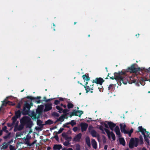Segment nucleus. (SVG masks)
<instances>
[{"label": "nucleus", "mask_w": 150, "mask_h": 150, "mask_svg": "<svg viewBox=\"0 0 150 150\" xmlns=\"http://www.w3.org/2000/svg\"><path fill=\"white\" fill-rule=\"evenodd\" d=\"M146 72H147V73H150V74L149 75V81H150V67H149L148 69H146Z\"/></svg>", "instance_id": "obj_51"}, {"label": "nucleus", "mask_w": 150, "mask_h": 150, "mask_svg": "<svg viewBox=\"0 0 150 150\" xmlns=\"http://www.w3.org/2000/svg\"><path fill=\"white\" fill-rule=\"evenodd\" d=\"M20 122H21L23 125L25 126L26 128H31L33 125L31 118L27 116L23 117L21 119Z\"/></svg>", "instance_id": "obj_2"}, {"label": "nucleus", "mask_w": 150, "mask_h": 150, "mask_svg": "<svg viewBox=\"0 0 150 150\" xmlns=\"http://www.w3.org/2000/svg\"><path fill=\"white\" fill-rule=\"evenodd\" d=\"M33 106V103H30L29 104L28 103H26L24 105L23 109L22 112V113L23 115H27L29 112L30 109L32 106Z\"/></svg>", "instance_id": "obj_5"}, {"label": "nucleus", "mask_w": 150, "mask_h": 150, "mask_svg": "<svg viewBox=\"0 0 150 150\" xmlns=\"http://www.w3.org/2000/svg\"><path fill=\"white\" fill-rule=\"evenodd\" d=\"M36 141H37L36 140H35V141L33 142L31 144H30L28 142H27L26 143V144H27L28 145H29L30 146H31L33 145L35 143Z\"/></svg>", "instance_id": "obj_43"}, {"label": "nucleus", "mask_w": 150, "mask_h": 150, "mask_svg": "<svg viewBox=\"0 0 150 150\" xmlns=\"http://www.w3.org/2000/svg\"><path fill=\"white\" fill-rule=\"evenodd\" d=\"M125 73L124 71L122 70L121 71H119L118 73H114V77H109L111 79H115L121 83L122 82V75L124 74Z\"/></svg>", "instance_id": "obj_4"}, {"label": "nucleus", "mask_w": 150, "mask_h": 150, "mask_svg": "<svg viewBox=\"0 0 150 150\" xmlns=\"http://www.w3.org/2000/svg\"><path fill=\"white\" fill-rule=\"evenodd\" d=\"M113 84H111L108 87V90H113L114 89L115 86Z\"/></svg>", "instance_id": "obj_31"}, {"label": "nucleus", "mask_w": 150, "mask_h": 150, "mask_svg": "<svg viewBox=\"0 0 150 150\" xmlns=\"http://www.w3.org/2000/svg\"><path fill=\"white\" fill-rule=\"evenodd\" d=\"M104 81H105L102 78L99 77L96 78L95 79L93 80L92 82L93 83H95L96 84H98L101 85Z\"/></svg>", "instance_id": "obj_7"}, {"label": "nucleus", "mask_w": 150, "mask_h": 150, "mask_svg": "<svg viewBox=\"0 0 150 150\" xmlns=\"http://www.w3.org/2000/svg\"><path fill=\"white\" fill-rule=\"evenodd\" d=\"M69 111V110L67 109L63 110L62 112L64 114H69L70 117H71L73 116H79V117H80L81 115L83 114V111L80 110H74L73 111L70 113H67Z\"/></svg>", "instance_id": "obj_3"}, {"label": "nucleus", "mask_w": 150, "mask_h": 150, "mask_svg": "<svg viewBox=\"0 0 150 150\" xmlns=\"http://www.w3.org/2000/svg\"><path fill=\"white\" fill-rule=\"evenodd\" d=\"M81 134L79 133L77 134L74 138V141L76 142H80L81 137Z\"/></svg>", "instance_id": "obj_13"}, {"label": "nucleus", "mask_w": 150, "mask_h": 150, "mask_svg": "<svg viewBox=\"0 0 150 150\" xmlns=\"http://www.w3.org/2000/svg\"><path fill=\"white\" fill-rule=\"evenodd\" d=\"M62 148V146L61 144H54L53 147V149L54 150H60Z\"/></svg>", "instance_id": "obj_17"}, {"label": "nucleus", "mask_w": 150, "mask_h": 150, "mask_svg": "<svg viewBox=\"0 0 150 150\" xmlns=\"http://www.w3.org/2000/svg\"><path fill=\"white\" fill-rule=\"evenodd\" d=\"M134 139L135 143L134 146L135 147H137L138 145V143L139 142V140L138 138H135Z\"/></svg>", "instance_id": "obj_30"}, {"label": "nucleus", "mask_w": 150, "mask_h": 150, "mask_svg": "<svg viewBox=\"0 0 150 150\" xmlns=\"http://www.w3.org/2000/svg\"><path fill=\"white\" fill-rule=\"evenodd\" d=\"M99 128L100 130H101L103 132V129H104L103 127V126H102L100 125L99 126Z\"/></svg>", "instance_id": "obj_61"}, {"label": "nucleus", "mask_w": 150, "mask_h": 150, "mask_svg": "<svg viewBox=\"0 0 150 150\" xmlns=\"http://www.w3.org/2000/svg\"><path fill=\"white\" fill-rule=\"evenodd\" d=\"M111 136L112 140L113 141H115V136L114 134L112 132H111V134H110V136Z\"/></svg>", "instance_id": "obj_35"}, {"label": "nucleus", "mask_w": 150, "mask_h": 150, "mask_svg": "<svg viewBox=\"0 0 150 150\" xmlns=\"http://www.w3.org/2000/svg\"><path fill=\"white\" fill-rule=\"evenodd\" d=\"M21 107V105L20 103H18L16 106V108H20Z\"/></svg>", "instance_id": "obj_63"}, {"label": "nucleus", "mask_w": 150, "mask_h": 150, "mask_svg": "<svg viewBox=\"0 0 150 150\" xmlns=\"http://www.w3.org/2000/svg\"><path fill=\"white\" fill-rule=\"evenodd\" d=\"M59 102L63 101L64 100H66L67 99L65 98H62V97H60L59 98Z\"/></svg>", "instance_id": "obj_59"}, {"label": "nucleus", "mask_w": 150, "mask_h": 150, "mask_svg": "<svg viewBox=\"0 0 150 150\" xmlns=\"http://www.w3.org/2000/svg\"><path fill=\"white\" fill-rule=\"evenodd\" d=\"M64 128H60L59 130L58 131V132H56V133L57 134H59L61 133L63 130Z\"/></svg>", "instance_id": "obj_45"}, {"label": "nucleus", "mask_w": 150, "mask_h": 150, "mask_svg": "<svg viewBox=\"0 0 150 150\" xmlns=\"http://www.w3.org/2000/svg\"><path fill=\"white\" fill-rule=\"evenodd\" d=\"M59 103H60V102H59V100H55L54 101V104L55 105H57L58 104H59Z\"/></svg>", "instance_id": "obj_52"}, {"label": "nucleus", "mask_w": 150, "mask_h": 150, "mask_svg": "<svg viewBox=\"0 0 150 150\" xmlns=\"http://www.w3.org/2000/svg\"><path fill=\"white\" fill-rule=\"evenodd\" d=\"M80 146L79 144H76V148L74 150H80Z\"/></svg>", "instance_id": "obj_39"}, {"label": "nucleus", "mask_w": 150, "mask_h": 150, "mask_svg": "<svg viewBox=\"0 0 150 150\" xmlns=\"http://www.w3.org/2000/svg\"><path fill=\"white\" fill-rule=\"evenodd\" d=\"M136 64H132L130 67H128L126 70H122L125 71V74H122V82L125 84H127L128 82L129 84H132V83H136L137 82V80L134 78V77L132 76H129L126 74V72H129L131 73H134L135 74L138 73L140 71H142L144 70V69H142L140 67L135 68V66Z\"/></svg>", "instance_id": "obj_1"}, {"label": "nucleus", "mask_w": 150, "mask_h": 150, "mask_svg": "<svg viewBox=\"0 0 150 150\" xmlns=\"http://www.w3.org/2000/svg\"><path fill=\"white\" fill-rule=\"evenodd\" d=\"M139 142L140 144H142L143 143V138L141 136H140Z\"/></svg>", "instance_id": "obj_47"}, {"label": "nucleus", "mask_w": 150, "mask_h": 150, "mask_svg": "<svg viewBox=\"0 0 150 150\" xmlns=\"http://www.w3.org/2000/svg\"><path fill=\"white\" fill-rule=\"evenodd\" d=\"M92 145L93 148L96 149L97 147V143L94 139H93L91 140Z\"/></svg>", "instance_id": "obj_19"}, {"label": "nucleus", "mask_w": 150, "mask_h": 150, "mask_svg": "<svg viewBox=\"0 0 150 150\" xmlns=\"http://www.w3.org/2000/svg\"><path fill=\"white\" fill-rule=\"evenodd\" d=\"M120 130L119 127L118 126H116L114 129L115 132H116Z\"/></svg>", "instance_id": "obj_50"}, {"label": "nucleus", "mask_w": 150, "mask_h": 150, "mask_svg": "<svg viewBox=\"0 0 150 150\" xmlns=\"http://www.w3.org/2000/svg\"><path fill=\"white\" fill-rule=\"evenodd\" d=\"M41 98L40 96H37L36 97H32L31 96H27L26 98L30 99L31 100L35 99H38V100H35V102L36 103H40L41 102V100H40V99Z\"/></svg>", "instance_id": "obj_9"}, {"label": "nucleus", "mask_w": 150, "mask_h": 150, "mask_svg": "<svg viewBox=\"0 0 150 150\" xmlns=\"http://www.w3.org/2000/svg\"><path fill=\"white\" fill-rule=\"evenodd\" d=\"M115 132L116 134L118 135L119 137H120L121 136L120 130L116 132Z\"/></svg>", "instance_id": "obj_53"}, {"label": "nucleus", "mask_w": 150, "mask_h": 150, "mask_svg": "<svg viewBox=\"0 0 150 150\" xmlns=\"http://www.w3.org/2000/svg\"><path fill=\"white\" fill-rule=\"evenodd\" d=\"M7 104H8L9 105H13L14 104L12 102H11L7 100Z\"/></svg>", "instance_id": "obj_56"}, {"label": "nucleus", "mask_w": 150, "mask_h": 150, "mask_svg": "<svg viewBox=\"0 0 150 150\" xmlns=\"http://www.w3.org/2000/svg\"><path fill=\"white\" fill-rule=\"evenodd\" d=\"M139 130L138 132H140L142 133V134L143 135L144 139L146 142L149 144V140L148 138V137L145 135V132H146L147 133H149V132L146 131V129L143 128L142 126H139L138 127Z\"/></svg>", "instance_id": "obj_6"}, {"label": "nucleus", "mask_w": 150, "mask_h": 150, "mask_svg": "<svg viewBox=\"0 0 150 150\" xmlns=\"http://www.w3.org/2000/svg\"><path fill=\"white\" fill-rule=\"evenodd\" d=\"M31 118L33 120L36 119H37V117L36 113L34 111H32L31 113Z\"/></svg>", "instance_id": "obj_22"}, {"label": "nucleus", "mask_w": 150, "mask_h": 150, "mask_svg": "<svg viewBox=\"0 0 150 150\" xmlns=\"http://www.w3.org/2000/svg\"><path fill=\"white\" fill-rule=\"evenodd\" d=\"M37 125L40 127V128H42L43 127L44 125H45L44 124H42V121L40 120L37 119Z\"/></svg>", "instance_id": "obj_18"}, {"label": "nucleus", "mask_w": 150, "mask_h": 150, "mask_svg": "<svg viewBox=\"0 0 150 150\" xmlns=\"http://www.w3.org/2000/svg\"><path fill=\"white\" fill-rule=\"evenodd\" d=\"M88 82H86L85 83V85H82L85 88V90L86 91V93H88L90 90H93V84L90 85V87L88 86H87Z\"/></svg>", "instance_id": "obj_8"}, {"label": "nucleus", "mask_w": 150, "mask_h": 150, "mask_svg": "<svg viewBox=\"0 0 150 150\" xmlns=\"http://www.w3.org/2000/svg\"><path fill=\"white\" fill-rule=\"evenodd\" d=\"M53 123V122L52 121L50 120H48L47 121H46L45 122V125H50L52 124Z\"/></svg>", "instance_id": "obj_29"}, {"label": "nucleus", "mask_w": 150, "mask_h": 150, "mask_svg": "<svg viewBox=\"0 0 150 150\" xmlns=\"http://www.w3.org/2000/svg\"><path fill=\"white\" fill-rule=\"evenodd\" d=\"M14 123H13V122H12V123H7V126L9 127H12L13 125H14Z\"/></svg>", "instance_id": "obj_41"}, {"label": "nucleus", "mask_w": 150, "mask_h": 150, "mask_svg": "<svg viewBox=\"0 0 150 150\" xmlns=\"http://www.w3.org/2000/svg\"><path fill=\"white\" fill-rule=\"evenodd\" d=\"M42 105H41L40 107H39L36 110V115L38 114V116H37V119H38L40 118V116L41 115L42 113Z\"/></svg>", "instance_id": "obj_10"}, {"label": "nucleus", "mask_w": 150, "mask_h": 150, "mask_svg": "<svg viewBox=\"0 0 150 150\" xmlns=\"http://www.w3.org/2000/svg\"><path fill=\"white\" fill-rule=\"evenodd\" d=\"M86 143L87 145L90 147L91 146V143L90 139L89 137H86Z\"/></svg>", "instance_id": "obj_26"}, {"label": "nucleus", "mask_w": 150, "mask_h": 150, "mask_svg": "<svg viewBox=\"0 0 150 150\" xmlns=\"http://www.w3.org/2000/svg\"><path fill=\"white\" fill-rule=\"evenodd\" d=\"M67 103V108L68 109H70L73 108L74 105L71 103L68 102Z\"/></svg>", "instance_id": "obj_28"}, {"label": "nucleus", "mask_w": 150, "mask_h": 150, "mask_svg": "<svg viewBox=\"0 0 150 150\" xmlns=\"http://www.w3.org/2000/svg\"><path fill=\"white\" fill-rule=\"evenodd\" d=\"M119 142L120 144L122 145L123 146H125V142L124 138L122 137L120 138H119Z\"/></svg>", "instance_id": "obj_20"}, {"label": "nucleus", "mask_w": 150, "mask_h": 150, "mask_svg": "<svg viewBox=\"0 0 150 150\" xmlns=\"http://www.w3.org/2000/svg\"><path fill=\"white\" fill-rule=\"evenodd\" d=\"M108 124L110 129L112 131H113L114 129V128L116 126V124L111 121L108 122Z\"/></svg>", "instance_id": "obj_15"}, {"label": "nucleus", "mask_w": 150, "mask_h": 150, "mask_svg": "<svg viewBox=\"0 0 150 150\" xmlns=\"http://www.w3.org/2000/svg\"><path fill=\"white\" fill-rule=\"evenodd\" d=\"M63 144L65 146H67L70 144V143L69 141H67L64 142Z\"/></svg>", "instance_id": "obj_46"}, {"label": "nucleus", "mask_w": 150, "mask_h": 150, "mask_svg": "<svg viewBox=\"0 0 150 150\" xmlns=\"http://www.w3.org/2000/svg\"><path fill=\"white\" fill-rule=\"evenodd\" d=\"M11 135V133L10 132H9L8 133V134L6 136H4V139H7V138H8L10 135Z\"/></svg>", "instance_id": "obj_44"}, {"label": "nucleus", "mask_w": 150, "mask_h": 150, "mask_svg": "<svg viewBox=\"0 0 150 150\" xmlns=\"http://www.w3.org/2000/svg\"><path fill=\"white\" fill-rule=\"evenodd\" d=\"M52 115L54 117H59V114L56 112H53L52 114Z\"/></svg>", "instance_id": "obj_38"}, {"label": "nucleus", "mask_w": 150, "mask_h": 150, "mask_svg": "<svg viewBox=\"0 0 150 150\" xmlns=\"http://www.w3.org/2000/svg\"><path fill=\"white\" fill-rule=\"evenodd\" d=\"M129 147L130 149H132L133 148L134 146V145L129 142Z\"/></svg>", "instance_id": "obj_40"}, {"label": "nucleus", "mask_w": 150, "mask_h": 150, "mask_svg": "<svg viewBox=\"0 0 150 150\" xmlns=\"http://www.w3.org/2000/svg\"><path fill=\"white\" fill-rule=\"evenodd\" d=\"M93 127L91 126H89L88 128V130L89 131V132L90 133L91 132V131L92 130V129H93Z\"/></svg>", "instance_id": "obj_54"}, {"label": "nucleus", "mask_w": 150, "mask_h": 150, "mask_svg": "<svg viewBox=\"0 0 150 150\" xmlns=\"http://www.w3.org/2000/svg\"><path fill=\"white\" fill-rule=\"evenodd\" d=\"M90 133L93 137H97V133L96 131L94 130H92L91 132Z\"/></svg>", "instance_id": "obj_24"}, {"label": "nucleus", "mask_w": 150, "mask_h": 150, "mask_svg": "<svg viewBox=\"0 0 150 150\" xmlns=\"http://www.w3.org/2000/svg\"><path fill=\"white\" fill-rule=\"evenodd\" d=\"M9 149L10 150H16V149L15 146H13L12 145H10L9 146Z\"/></svg>", "instance_id": "obj_49"}, {"label": "nucleus", "mask_w": 150, "mask_h": 150, "mask_svg": "<svg viewBox=\"0 0 150 150\" xmlns=\"http://www.w3.org/2000/svg\"><path fill=\"white\" fill-rule=\"evenodd\" d=\"M18 118L17 117H16V116H14L12 118V120L13 121L12 122H13V123H14L15 124V122H16L17 119Z\"/></svg>", "instance_id": "obj_36"}, {"label": "nucleus", "mask_w": 150, "mask_h": 150, "mask_svg": "<svg viewBox=\"0 0 150 150\" xmlns=\"http://www.w3.org/2000/svg\"><path fill=\"white\" fill-rule=\"evenodd\" d=\"M7 127L6 126H4V127H3L2 128V131H4L6 133L8 132V131L6 130Z\"/></svg>", "instance_id": "obj_42"}, {"label": "nucleus", "mask_w": 150, "mask_h": 150, "mask_svg": "<svg viewBox=\"0 0 150 150\" xmlns=\"http://www.w3.org/2000/svg\"><path fill=\"white\" fill-rule=\"evenodd\" d=\"M21 115V112L20 110H18L17 111L15 112V116L17 117L18 118L20 117Z\"/></svg>", "instance_id": "obj_25"}, {"label": "nucleus", "mask_w": 150, "mask_h": 150, "mask_svg": "<svg viewBox=\"0 0 150 150\" xmlns=\"http://www.w3.org/2000/svg\"><path fill=\"white\" fill-rule=\"evenodd\" d=\"M2 102L3 103L1 105V106L0 108V111L1 110L3 106H6L7 104V100L6 101L4 100Z\"/></svg>", "instance_id": "obj_33"}, {"label": "nucleus", "mask_w": 150, "mask_h": 150, "mask_svg": "<svg viewBox=\"0 0 150 150\" xmlns=\"http://www.w3.org/2000/svg\"><path fill=\"white\" fill-rule=\"evenodd\" d=\"M5 144V145H4L3 146V149H6L8 146V145L7 144L6 142H4V144Z\"/></svg>", "instance_id": "obj_57"}, {"label": "nucleus", "mask_w": 150, "mask_h": 150, "mask_svg": "<svg viewBox=\"0 0 150 150\" xmlns=\"http://www.w3.org/2000/svg\"><path fill=\"white\" fill-rule=\"evenodd\" d=\"M62 136L65 138L67 137V135L65 132L63 133L62 134Z\"/></svg>", "instance_id": "obj_58"}, {"label": "nucleus", "mask_w": 150, "mask_h": 150, "mask_svg": "<svg viewBox=\"0 0 150 150\" xmlns=\"http://www.w3.org/2000/svg\"><path fill=\"white\" fill-rule=\"evenodd\" d=\"M65 139L67 141H69V142H70L71 141L72 138L70 137H69L67 135Z\"/></svg>", "instance_id": "obj_48"}, {"label": "nucleus", "mask_w": 150, "mask_h": 150, "mask_svg": "<svg viewBox=\"0 0 150 150\" xmlns=\"http://www.w3.org/2000/svg\"><path fill=\"white\" fill-rule=\"evenodd\" d=\"M20 122L21 123L20 125H19L17 127V130L18 131L22 130L23 128L25 126L21 122Z\"/></svg>", "instance_id": "obj_27"}, {"label": "nucleus", "mask_w": 150, "mask_h": 150, "mask_svg": "<svg viewBox=\"0 0 150 150\" xmlns=\"http://www.w3.org/2000/svg\"><path fill=\"white\" fill-rule=\"evenodd\" d=\"M131 143L133 144H135V143H134V139L132 138L131 139L130 142Z\"/></svg>", "instance_id": "obj_55"}, {"label": "nucleus", "mask_w": 150, "mask_h": 150, "mask_svg": "<svg viewBox=\"0 0 150 150\" xmlns=\"http://www.w3.org/2000/svg\"><path fill=\"white\" fill-rule=\"evenodd\" d=\"M54 138L57 141H58L59 140V137L57 135H56L54 137Z\"/></svg>", "instance_id": "obj_62"}, {"label": "nucleus", "mask_w": 150, "mask_h": 150, "mask_svg": "<svg viewBox=\"0 0 150 150\" xmlns=\"http://www.w3.org/2000/svg\"><path fill=\"white\" fill-rule=\"evenodd\" d=\"M65 118L67 119L68 117L66 114H63L61 115L59 118L57 120V121L62 122L64 120Z\"/></svg>", "instance_id": "obj_14"}, {"label": "nucleus", "mask_w": 150, "mask_h": 150, "mask_svg": "<svg viewBox=\"0 0 150 150\" xmlns=\"http://www.w3.org/2000/svg\"><path fill=\"white\" fill-rule=\"evenodd\" d=\"M52 104L51 103H47L45 105V108L44 110L45 112H47L52 109Z\"/></svg>", "instance_id": "obj_12"}, {"label": "nucleus", "mask_w": 150, "mask_h": 150, "mask_svg": "<svg viewBox=\"0 0 150 150\" xmlns=\"http://www.w3.org/2000/svg\"><path fill=\"white\" fill-rule=\"evenodd\" d=\"M104 129L106 132L107 133L108 137L109 138H110V134H111V132H110V131L107 129L105 128Z\"/></svg>", "instance_id": "obj_32"}, {"label": "nucleus", "mask_w": 150, "mask_h": 150, "mask_svg": "<svg viewBox=\"0 0 150 150\" xmlns=\"http://www.w3.org/2000/svg\"><path fill=\"white\" fill-rule=\"evenodd\" d=\"M82 77L84 81L86 80L87 81H89L90 79V78L88 76V74L87 75H86V74L83 75L82 76Z\"/></svg>", "instance_id": "obj_21"}, {"label": "nucleus", "mask_w": 150, "mask_h": 150, "mask_svg": "<svg viewBox=\"0 0 150 150\" xmlns=\"http://www.w3.org/2000/svg\"><path fill=\"white\" fill-rule=\"evenodd\" d=\"M78 129V127H74L73 128V130L74 132H76V131H77Z\"/></svg>", "instance_id": "obj_60"}, {"label": "nucleus", "mask_w": 150, "mask_h": 150, "mask_svg": "<svg viewBox=\"0 0 150 150\" xmlns=\"http://www.w3.org/2000/svg\"><path fill=\"white\" fill-rule=\"evenodd\" d=\"M80 126L81 128V130L82 132L86 131L88 127L87 124L85 123H81L80 124Z\"/></svg>", "instance_id": "obj_11"}, {"label": "nucleus", "mask_w": 150, "mask_h": 150, "mask_svg": "<svg viewBox=\"0 0 150 150\" xmlns=\"http://www.w3.org/2000/svg\"><path fill=\"white\" fill-rule=\"evenodd\" d=\"M104 126L105 127H106V128H108V124H107L106 123H104Z\"/></svg>", "instance_id": "obj_64"}, {"label": "nucleus", "mask_w": 150, "mask_h": 150, "mask_svg": "<svg viewBox=\"0 0 150 150\" xmlns=\"http://www.w3.org/2000/svg\"><path fill=\"white\" fill-rule=\"evenodd\" d=\"M76 124V123L75 121V120H72L71 121V122L66 123L67 125H71L72 126L75 125Z\"/></svg>", "instance_id": "obj_23"}, {"label": "nucleus", "mask_w": 150, "mask_h": 150, "mask_svg": "<svg viewBox=\"0 0 150 150\" xmlns=\"http://www.w3.org/2000/svg\"><path fill=\"white\" fill-rule=\"evenodd\" d=\"M120 130L122 132H123L124 134H126L127 132V130L125 129V127H126V125H125L123 126L122 124H120Z\"/></svg>", "instance_id": "obj_16"}, {"label": "nucleus", "mask_w": 150, "mask_h": 150, "mask_svg": "<svg viewBox=\"0 0 150 150\" xmlns=\"http://www.w3.org/2000/svg\"><path fill=\"white\" fill-rule=\"evenodd\" d=\"M133 129H131L129 131H127V134H128V135L129 137H130L131 136V135L132 133L133 132Z\"/></svg>", "instance_id": "obj_37"}, {"label": "nucleus", "mask_w": 150, "mask_h": 150, "mask_svg": "<svg viewBox=\"0 0 150 150\" xmlns=\"http://www.w3.org/2000/svg\"><path fill=\"white\" fill-rule=\"evenodd\" d=\"M56 108L57 110H59V112L60 113H62V111L63 110V109L61 107H60L59 106H57L56 107Z\"/></svg>", "instance_id": "obj_34"}]
</instances>
